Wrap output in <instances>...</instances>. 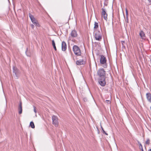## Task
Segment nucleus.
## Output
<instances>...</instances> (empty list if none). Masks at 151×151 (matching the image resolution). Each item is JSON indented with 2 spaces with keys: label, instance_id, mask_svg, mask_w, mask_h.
Here are the masks:
<instances>
[{
  "label": "nucleus",
  "instance_id": "1",
  "mask_svg": "<svg viewBox=\"0 0 151 151\" xmlns=\"http://www.w3.org/2000/svg\"><path fill=\"white\" fill-rule=\"evenodd\" d=\"M73 51L75 54L77 56H81V54L80 48L76 45H74L73 47Z\"/></svg>",
  "mask_w": 151,
  "mask_h": 151
},
{
  "label": "nucleus",
  "instance_id": "2",
  "mask_svg": "<svg viewBox=\"0 0 151 151\" xmlns=\"http://www.w3.org/2000/svg\"><path fill=\"white\" fill-rule=\"evenodd\" d=\"M97 74L99 76V78H106V72L103 69H99Z\"/></svg>",
  "mask_w": 151,
  "mask_h": 151
},
{
  "label": "nucleus",
  "instance_id": "3",
  "mask_svg": "<svg viewBox=\"0 0 151 151\" xmlns=\"http://www.w3.org/2000/svg\"><path fill=\"white\" fill-rule=\"evenodd\" d=\"M29 17H30L32 22L37 27H40V25L37 21L35 19L34 17L30 13L29 14Z\"/></svg>",
  "mask_w": 151,
  "mask_h": 151
},
{
  "label": "nucleus",
  "instance_id": "4",
  "mask_svg": "<svg viewBox=\"0 0 151 151\" xmlns=\"http://www.w3.org/2000/svg\"><path fill=\"white\" fill-rule=\"evenodd\" d=\"M95 39L97 40L100 41L102 39V35L99 31L96 32L94 35Z\"/></svg>",
  "mask_w": 151,
  "mask_h": 151
},
{
  "label": "nucleus",
  "instance_id": "5",
  "mask_svg": "<svg viewBox=\"0 0 151 151\" xmlns=\"http://www.w3.org/2000/svg\"><path fill=\"white\" fill-rule=\"evenodd\" d=\"M100 62L101 64L104 65L103 66L104 68L107 67L106 60V58L103 55H101Z\"/></svg>",
  "mask_w": 151,
  "mask_h": 151
},
{
  "label": "nucleus",
  "instance_id": "6",
  "mask_svg": "<svg viewBox=\"0 0 151 151\" xmlns=\"http://www.w3.org/2000/svg\"><path fill=\"white\" fill-rule=\"evenodd\" d=\"M13 73H14V76L16 78H18L20 74V72L17 68L15 67H13Z\"/></svg>",
  "mask_w": 151,
  "mask_h": 151
},
{
  "label": "nucleus",
  "instance_id": "7",
  "mask_svg": "<svg viewBox=\"0 0 151 151\" xmlns=\"http://www.w3.org/2000/svg\"><path fill=\"white\" fill-rule=\"evenodd\" d=\"M52 119L53 124H54L55 127H58V117L55 115H53L52 116Z\"/></svg>",
  "mask_w": 151,
  "mask_h": 151
},
{
  "label": "nucleus",
  "instance_id": "8",
  "mask_svg": "<svg viewBox=\"0 0 151 151\" xmlns=\"http://www.w3.org/2000/svg\"><path fill=\"white\" fill-rule=\"evenodd\" d=\"M102 12L101 15L104 19L107 20V14L106 13V10L105 9L102 8L101 9Z\"/></svg>",
  "mask_w": 151,
  "mask_h": 151
},
{
  "label": "nucleus",
  "instance_id": "9",
  "mask_svg": "<svg viewBox=\"0 0 151 151\" xmlns=\"http://www.w3.org/2000/svg\"><path fill=\"white\" fill-rule=\"evenodd\" d=\"M106 78H99V82L100 85L101 86H104L106 85Z\"/></svg>",
  "mask_w": 151,
  "mask_h": 151
},
{
  "label": "nucleus",
  "instance_id": "10",
  "mask_svg": "<svg viewBox=\"0 0 151 151\" xmlns=\"http://www.w3.org/2000/svg\"><path fill=\"white\" fill-rule=\"evenodd\" d=\"M86 63V61L83 59L80 60H77L76 62V64L78 65H84Z\"/></svg>",
  "mask_w": 151,
  "mask_h": 151
},
{
  "label": "nucleus",
  "instance_id": "11",
  "mask_svg": "<svg viewBox=\"0 0 151 151\" xmlns=\"http://www.w3.org/2000/svg\"><path fill=\"white\" fill-rule=\"evenodd\" d=\"M70 35L72 37H77L78 34L76 30H73L70 33Z\"/></svg>",
  "mask_w": 151,
  "mask_h": 151
},
{
  "label": "nucleus",
  "instance_id": "12",
  "mask_svg": "<svg viewBox=\"0 0 151 151\" xmlns=\"http://www.w3.org/2000/svg\"><path fill=\"white\" fill-rule=\"evenodd\" d=\"M67 49V45L64 41L62 43V50L63 51H65Z\"/></svg>",
  "mask_w": 151,
  "mask_h": 151
},
{
  "label": "nucleus",
  "instance_id": "13",
  "mask_svg": "<svg viewBox=\"0 0 151 151\" xmlns=\"http://www.w3.org/2000/svg\"><path fill=\"white\" fill-rule=\"evenodd\" d=\"M19 113V114H21L22 112V103L21 102H20L19 107H18Z\"/></svg>",
  "mask_w": 151,
  "mask_h": 151
},
{
  "label": "nucleus",
  "instance_id": "14",
  "mask_svg": "<svg viewBox=\"0 0 151 151\" xmlns=\"http://www.w3.org/2000/svg\"><path fill=\"white\" fill-rule=\"evenodd\" d=\"M139 35L141 38L143 39H145V35L144 32L142 31H141L139 32Z\"/></svg>",
  "mask_w": 151,
  "mask_h": 151
},
{
  "label": "nucleus",
  "instance_id": "15",
  "mask_svg": "<svg viewBox=\"0 0 151 151\" xmlns=\"http://www.w3.org/2000/svg\"><path fill=\"white\" fill-rule=\"evenodd\" d=\"M146 96L148 100L151 103V94L150 93H147Z\"/></svg>",
  "mask_w": 151,
  "mask_h": 151
},
{
  "label": "nucleus",
  "instance_id": "16",
  "mask_svg": "<svg viewBox=\"0 0 151 151\" xmlns=\"http://www.w3.org/2000/svg\"><path fill=\"white\" fill-rule=\"evenodd\" d=\"M94 29H97L99 27V24L98 23L96 22H95L94 24Z\"/></svg>",
  "mask_w": 151,
  "mask_h": 151
},
{
  "label": "nucleus",
  "instance_id": "17",
  "mask_svg": "<svg viewBox=\"0 0 151 151\" xmlns=\"http://www.w3.org/2000/svg\"><path fill=\"white\" fill-rule=\"evenodd\" d=\"M126 13V18L127 20V22L128 20V11L127 9L126 8L125 9Z\"/></svg>",
  "mask_w": 151,
  "mask_h": 151
},
{
  "label": "nucleus",
  "instance_id": "18",
  "mask_svg": "<svg viewBox=\"0 0 151 151\" xmlns=\"http://www.w3.org/2000/svg\"><path fill=\"white\" fill-rule=\"evenodd\" d=\"M52 46L53 47L54 49H55V51H56L57 50V49H56V47L55 46V43L54 41L53 40L52 41Z\"/></svg>",
  "mask_w": 151,
  "mask_h": 151
},
{
  "label": "nucleus",
  "instance_id": "19",
  "mask_svg": "<svg viewBox=\"0 0 151 151\" xmlns=\"http://www.w3.org/2000/svg\"><path fill=\"white\" fill-rule=\"evenodd\" d=\"M30 126L32 128H35V125L34 123L33 122H31L30 123Z\"/></svg>",
  "mask_w": 151,
  "mask_h": 151
},
{
  "label": "nucleus",
  "instance_id": "20",
  "mask_svg": "<svg viewBox=\"0 0 151 151\" xmlns=\"http://www.w3.org/2000/svg\"><path fill=\"white\" fill-rule=\"evenodd\" d=\"M150 143V140L149 139H147L146 142V144L148 145H149Z\"/></svg>",
  "mask_w": 151,
  "mask_h": 151
},
{
  "label": "nucleus",
  "instance_id": "21",
  "mask_svg": "<svg viewBox=\"0 0 151 151\" xmlns=\"http://www.w3.org/2000/svg\"><path fill=\"white\" fill-rule=\"evenodd\" d=\"M101 129H102V130L103 131V133H104L106 135H108V134L105 132L103 128V127L101 126Z\"/></svg>",
  "mask_w": 151,
  "mask_h": 151
},
{
  "label": "nucleus",
  "instance_id": "22",
  "mask_svg": "<svg viewBox=\"0 0 151 151\" xmlns=\"http://www.w3.org/2000/svg\"><path fill=\"white\" fill-rule=\"evenodd\" d=\"M33 108H34V112H35V114H36L37 113V111L36 110V107L35 106H33Z\"/></svg>",
  "mask_w": 151,
  "mask_h": 151
},
{
  "label": "nucleus",
  "instance_id": "23",
  "mask_svg": "<svg viewBox=\"0 0 151 151\" xmlns=\"http://www.w3.org/2000/svg\"><path fill=\"white\" fill-rule=\"evenodd\" d=\"M83 100L85 102H87L88 101V99L86 97H84L83 98Z\"/></svg>",
  "mask_w": 151,
  "mask_h": 151
},
{
  "label": "nucleus",
  "instance_id": "24",
  "mask_svg": "<svg viewBox=\"0 0 151 151\" xmlns=\"http://www.w3.org/2000/svg\"><path fill=\"white\" fill-rule=\"evenodd\" d=\"M106 102L108 104H110L111 102L109 100H106Z\"/></svg>",
  "mask_w": 151,
  "mask_h": 151
},
{
  "label": "nucleus",
  "instance_id": "25",
  "mask_svg": "<svg viewBox=\"0 0 151 151\" xmlns=\"http://www.w3.org/2000/svg\"><path fill=\"white\" fill-rule=\"evenodd\" d=\"M30 26H31V28H32V29H34V26L33 24H31L30 25Z\"/></svg>",
  "mask_w": 151,
  "mask_h": 151
},
{
  "label": "nucleus",
  "instance_id": "26",
  "mask_svg": "<svg viewBox=\"0 0 151 151\" xmlns=\"http://www.w3.org/2000/svg\"><path fill=\"white\" fill-rule=\"evenodd\" d=\"M104 5L106 6H107V2H106V1H105L104 2Z\"/></svg>",
  "mask_w": 151,
  "mask_h": 151
},
{
  "label": "nucleus",
  "instance_id": "27",
  "mask_svg": "<svg viewBox=\"0 0 151 151\" xmlns=\"http://www.w3.org/2000/svg\"><path fill=\"white\" fill-rule=\"evenodd\" d=\"M122 45L123 46H124V43H125V42L124 41H122Z\"/></svg>",
  "mask_w": 151,
  "mask_h": 151
},
{
  "label": "nucleus",
  "instance_id": "28",
  "mask_svg": "<svg viewBox=\"0 0 151 151\" xmlns=\"http://www.w3.org/2000/svg\"><path fill=\"white\" fill-rule=\"evenodd\" d=\"M73 59L74 60V61H75V59L74 57L73 56Z\"/></svg>",
  "mask_w": 151,
  "mask_h": 151
},
{
  "label": "nucleus",
  "instance_id": "29",
  "mask_svg": "<svg viewBox=\"0 0 151 151\" xmlns=\"http://www.w3.org/2000/svg\"><path fill=\"white\" fill-rule=\"evenodd\" d=\"M150 3H151V0H148Z\"/></svg>",
  "mask_w": 151,
  "mask_h": 151
},
{
  "label": "nucleus",
  "instance_id": "30",
  "mask_svg": "<svg viewBox=\"0 0 151 151\" xmlns=\"http://www.w3.org/2000/svg\"><path fill=\"white\" fill-rule=\"evenodd\" d=\"M142 151H144V150H143L142 147Z\"/></svg>",
  "mask_w": 151,
  "mask_h": 151
},
{
  "label": "nucleus",
  "instance_id": "31",
  "mask_svg": "<svg viewBox=\"0 0 151 151\" xmlns=\"http://www.w3.org/2000/svg\"><path fill=\"white\" fill-rule=\"evenodd\" d=\"M108 0H105V1H108Z\"/></svg>",
  "mask_w": 151,
  "mask_h": 151
},
{
  "label": "nucleus",
  "instance_id": "32",
  "mask_svg": "<svg viewBox=\"0 0 151 151\" xmlns=\"http://www.w3.org/2000/svg\"><path fill=\"white\" fill-rule=\"evenodd\" d=\"M149 151H151V149H150L149 150Z\"/></svg>",
  "mask_w": 151,
  "mask_h": 151
},
{
  "label": "nucleus",
  "instance_id": "33",
  "mask_svg": "<svg viewBox=\"0 0 151 151\" xmlns=\"http://www.w3.org/2000/svg\"><path fill=\"white\" fill-rule=\"evenodd\" d=\"M140 145L141 146V147H142V145H141V144H140Z\"/></svg>",
  "mask_w": 151,
  "mask_h": 151
},
{
  "label": "nucleus",
  "instance_id": "34",
  "mask_svg": "<svg viewBox=\"0 0 151 151\" xmlns=\"http://www.w3.org/2000/svg\"><path fill=\"white\" fill-rule=\"evenodd\" d=\"M150 110H151V107H150Z\"/></svg>",
  "mask_w": 151,
  "mask_h": 151
}]
</instances>
